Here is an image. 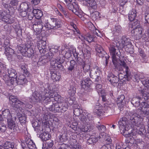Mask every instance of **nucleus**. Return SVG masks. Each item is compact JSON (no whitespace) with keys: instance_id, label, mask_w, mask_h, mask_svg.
Returning <instances> with one entry per match:
<instances>
[{"instance_id":"obj_1","label":"nucleus","mask_w":149,"mask_h":149,"mask_svg":"<svg viewBox=\"0 0 149 149\" xmlns=\"http://www.w3.org/2000/svg\"><path fill=\"white\" fill-rule=\"evenodd\" d=\"M137 114L131 112L126 113L125 117L120 118L118 122V126L120 132L124 136L127 137L131 134L132 135V128L131 124L137 126L138 128L144 126L140 121H136V119L139 118Z\"/></svg>"},{"instance_id":"obj_2","label":"nucleus","mask_w":149,"mask_h":149,"mask_svg":"<svg viewBox=\"0 0 149 149\" xmlns=\"http://www.w3.org/2000/svg\"><path fill=\"white\" fill-rule=\"evenodd\" d=\"M42 99L44 100H50L51 98H54V100L57 101L56 103H61L64 107H67V104L65 102H62L63 101V98L56 92H50L48 90H45L42 93Z\"/></svg>"},{"instance_id":"obj_3","label":"nucleus","mask_w":149,"mask_h":149,"mask_svg":"<svg viewBox=\"0 0 149 149\" xmlns=\"http://www.w3.org/2000/svg\"><path fill=\"white\" fill-rule=\"evenodd\" d=\"M10 100V103L11 106L13 107L16 111V112L18 114V113L19 112V110L20 108L22 107L26 108H31L32 106L31 105L29 107L27 106L28 103L25 102H23L17 99L14 96H11L9 97Z\"/></svg>"},{"instance_id":"obj_4","label":"nucleus","mask_w":149,"mask_h":149,"mask_svg":"<svg viewBox=\"0 0 149 149\" xmlns=\"http://www.w3.org/2000/svg\"><path fill=\"white\" fill-rule=\"evenodd\" d=\"M46 100H47L46 99ZM48 102L46 101V105H47V108L50 111L53 112L54 113L57 112H64L66 111L68 109L67 107H64L63 106L62 107V104L60 103H53L50 100H48Z\"/></svg>"},{"instance_id":"obj_5","label":"nucleus","mask_w":149,"mask_h":149,"mask_svg":"<svg viewBox=\"0 0 149 149\" xmlns=\"http://www.w3.org/2000/svg\"><path fill=\"white\" fill-rule=\"evenodd\" d=\"M20 68L21 71L24 74H21L18 77H17L15 79L16 83L18 84H23L27 82V79L26 78L25 74L28 76L29 74V73L28 72L26 67L24 65H21Z\"/></svg>"},{"instance_id":"obj_6","label":"nucleus","mask_w":149,"mask_h":149,"mask_svg":"<svg viewBox=\"0 0 149 149\" xmlns=\"http://www.w3.org/2000/svg\"><path fill=\"white\" fill-rule=\"evenodd\" d=\"M120 58L112 60V62L115 67L114 69L115 71H116V70L118 71H121L123 70V68H125V70H128V67L127 66V65L125 61L124 60H120Z\"/></svg>"},{"instance_id":"obj_7","label":"nucleus","mask_w":149,"mask_h":149,"mask_svg":"<svg viewBox=\"0 0 149 149\" xmlns=\"http://www.w3.org/2000/svg\"><path fill=\"white\" fill-rule=\"evenodd\" d=\"M61 21L56 18H51L47 23L48 29H56L60 28L62 26Z\"/></svg>"},{"instance_id":"obj_8","label":"nucleus","mask_w":149,"mask_h":149,"mask_svg":"<svg viewBox=\"0 0 149 149\" xmlns=\"http://www.w3.org/2000/svg\"><path fill=\"white\" fill-rule=\"evenodd\" d=\"M132 27L133 29L131 31L132 33H134V36H138L139 38L141 37L143 30L142 26L141 27L140 22L136 21L135 22L132 23Z\"/></svg>"},{"instance_id":"obj_9","label":"nucleus","mask_w":149,"mask_h":149,"mask_svg":"<svg viewBox=\"0 0 149 149\" xmlns=\"http://www.w3.org/2000/svg\"><path fill=\"white\" fill-rule=\"evenodd\" d=\"M141 109L137 110L136 113L137 116L139 118H142L143 117V114L149 113V104L145 102H142L141 104Z\"/></svg>"},{"instance_id":"obj_10","label":"nucleus","mask_w":149,"mask_h":149,"mask_svg":"<svg viewBox=\"0 0 149 149\" xmlns=\"http://www.w3.org/2000/svg\"><path fill=\"white\" fill-rule=\"evenodd\" d=\"M23 141L21 143L23 149H37L35 143L29 137H25V140Z\"/></svg>"},{"instance_id":"obj_11","label":"nucleus","mask_w":149,"mask_h":149,"mask_svg":"<svg viewBox=\"0 0 149 149\" xmlns=\"http://www.w3.org/2000/svg\"><path fill=\"white\" fill-rule=\"evenodd\" d=\"M95 49L97 52V55L101 58L105 57L106 59L105 63L107 65L108 63V59L110 56L108 55L102 47L100 45H97Z\"/></svg>"},{"instance_id":"obj_12","label":"nucleus","mask_w":149,"mask_h":149,"mask_svg":"<svg viewBox=\"0 0 149 149\" xmlns=\"http://www.w3.org/2000/svg\"><path fill=\"white\" fill-rule=\"evenodd\" d=\"M122 74H118V77L113 73H110L108 74L107 79L113 86H117L118 85L120 75Z\"/></svg>"},{"instance_id":"obj_13","label":"nucleus","mask_w":149,"mask_h":149,"mask_svg":"<svg viewBox=\"0 0 149 149\" xmlns=\"http://www.w3.org/2000/svg\"><path fill=\"white\" fill-rule=\"evenodd\" d=\"M118 48L115 44H111L109 47V52L110 55L111 56L112 60L118 58L117 57L120 58L119 54L117 52V49Z\"/></svg>"},{"instance_id":"obj_14","label":"nucleus","mask_w":149,"mask_h":149,"mask_svg":"<svg viewBox=\"0 0 149 149\" xmlns=\"http://www.w3.org/2000/svg\"><path fill=\"white\" fill-rule=\"evenodd\" d=\"M43 25V23L40 19L38 21L33 24V28L34 31V34L36 35L39 34L41 32L42 29V26Z\"/></svg>"},{"instance_id":"obj_15","label":"nucleus","mask_w":149,"mask_h":149,"mask_svg":"<svg viewBox=\"0 0 149 149\" xmlns=\"http://www.w3.org/2000/svg\"><path fill=\"white\" fill-rule=\"evenodd\" d=\"M16 118L15 117L8 119L7 120V127L11 130V132H14L16 130V124L15 123Z\"/></svg>"},{"instance_id":"obj_16","label":"nucleus","mask_w":149,"mask_h":149,"mask_svg":"<svg viewBox=\"0 0 149 149\" xmlns=\"http://www.w3.org/2000/svg\"><path fill=\"white\" fill-rule=\"evenodd\" d=\"M45 90H47L44 89L43 91L42 92L40 93V95L37 92L33 93L31 97L30 98L31 100H30V102H35L36 100H43L44 102L46 103L47 100L46 99L44 100L42 97V93L45 91Z\"/></svg>"},{"instance_id":"obj_17","label":"nucleus","mask_w":149,"mask_h":149,"mask_svg":"<svg viewBox=\"0 0 149 149\" xmlns=\"http://www.w3.org/2000/svg\"><path fill=\"white\" fill-rule=\"evenodd\" d=\"M62 63L57 62L56 60L54 58L51 60L50 66L52 67V69H53V70H56V68H57L61 70H63L64 69L62 64Z\"/></svg>"},{"instance_id":"obj_18","label":"nucleus","mask_w":149,"mask_h":149,"mask_svg":"<svg viewBox=\"0 0 149 149\" xmlns=\"http://www.w3.org/2000/svg\"><path fill=\"white\" fill-rule=\"evenodd\" d=\"M141 81L143 84L145 86L149 88V80L145 78H140L138 75H135L134 77V81L139 82Z\"/></svg>"},{"instance_id":"obj_19","label":"nucleus","mask_w":149,"mask_h":149,"mask_svg":"<svg viewBox=\"0 0 149 149\" xmlns=\"http://www.w3.org/2000/svg\"><path fill=\"white\" fill-rule=\"evenodd\" d=\"M92 81L89 78H87L84 81H81L80 84L81 87L86 90L89 88L92 84Z\"/></svg>"},{"instance_id":"obj_20","label":"nucleus","mask_w":149,"mask_h":149,"mask_svg":"<svg viewBox=\"0 0 149 149\" xmlns=\"http://www.w3.org/2000/svg\"><path fill=\"white\" fill-rule=\"evenodd\" d=\"M5 53L8 58V59L11 60L13 58V55L14 54V51L9 47L5 46Z\"/></svg>"},{"instance_id":"obj_21","label":"nucleus","mask_w":149,"mask_h":149,"mask_svg":"<svg viewBox=\"0 0 149 149\" xmlns=\"http://www.w3.org/2000/svg\"><path fill=\"white\" fill-rule=\"evenodd\" d=\"M69 144L72 146L71 149H75L77 148L81 149V147L79 143L77 142V140L72 138L70 139L69 141Z\"/></svg>"},{"instance_id":"obj_22","label":"nucleus","mask_w":149,"mask_h":149,"mask_svg":"<svg viewBox=\"0 0 149 149\" xmlns=\"http://www.w3.org/2000/svg\"><path fill=\"white\" fill-rule=\"evenodd\" d=\"M91 48L88 46H86L82 50V52L84 57L86 58H89L91 56Z\"/></svg>"},{"instance_id":"obj_23","label":"nucleus","mask_w":149,"mask_h":149,"mask_svg":"<svg viewBox=\"0 0 149 149\" xmlns=\"http://www.w3.org/2000/svg\"><path fill=\"white\" fill-rule=\"evenodd\" d=\"M78 63L81 65V67L85 73L87 72L88 74H90L91 72L89 71L90 67L89 65L86 64L83 61H79Z\"/></svg>"},{"instance_id":"obj_24","label":"nucleus","mask_w":149,"mask_h":149,"mask_svg":"<svg viewBox=\"0 0 149 149\" xmlns=\"http://www.w3.org/2000/svg\"><path fill=\"white\" fill-rule=\"evenodd\" d=\"M50 74H51V78L52 79L55 81L60 80L61 78V75L59 74L58 75H57L55 70L54 71L52 69H51V67H50Z\"/></svg>"},{"instance_id":"obj_25","label":"nucleus","mask_w":149,"mask_h":149,"mask_svg":"<svg viewBox=\"0 0 149 149\" xmlns=\"http://www.w3.org/2000/svg\"><path fill=\"white\" fill-rule=\"evenodd\" d=\"M70 65L67 69L69 72H74L76 69L77 64L76 62L74 60H71L70 62Z\"/></svg>"},{"instance_id":"obj_26","label":"nucleus","mask_w":149,"mask_h":149,"mask_svg":"<svg viewBox=\"0 0 149 149\" xmlns=\"http://www.w3.org/2000/svg\"><path fill=\"white\" fill-rule=\"evenodd\" d=\"M112 32L113 34L116 36H118L122 33V28L120 25L115 26L113 28Z\"/></svg>"},{"instance_id":"obj_27","label":"nucleus","mask_w":149,"mask_h":149,"mask_svg":"<svg viewBox=\"0 0 149 149\" xmlns=\"http://www.w3.org/2000/svg\"><path fill=\"white\" fill-rule=\"evenodd\" d=\"M136 12L135 10H133L130 11L129 13L128 17L129 20L132 22H133L132 23L136 22V21H138L137 19H135L136 16Z\"/></svg>"},{"instance_id":"obj_28","label":"nucleus","mask_w":149,"mask_h":149,"mask_svg":"<svg viewBox=\"0 0 149 149\" xmlns=\"http://www.w3.org/2000/svg\"><path fill=\"white\" fill-rule=\"evenodd\" d=\"M140 97H135L132 98L131 103L135 107H139L140 104L141 99Z\"/></svg>"},{"instance_id":"obj_29","label":"nucleus","mask_w":149,"mask_h":149,"mask_svg":"<svg viewBox=\"0 0 149 149\" xmlns=\"http://www.w3.org/2000/svg\"><path fill=\"white\" fill-rule=\"evenodd\" d=\"M33 13L35 17L38 20L43 15L42 11L38 9H33Z\"/></svg>"},{"instance_id":"obj_30","label":"nucleus","mask_w":149,"mask_h":149,"mask_svg":"<svg viewBox=\"0 0 149 149\" xmlns=\"http://www.w3.org/2000/svg\"><path fill=\"white\" fill-rule=\"evenodd\" d=\"M97 141V137L93 135H91L87 140V143L88 145H94Z\"/></svg>"},{"instance_id":"obj_31","label":"nucleus","mask_w":149,"mask_h":149,"mask_svg":"<svg viewBox=\"0 0 149 149\" xmlns=\"http://www.w3.org/2000/svg\"><path fill=\"white\" fill-rule=\"evenodd\" d=\"M34 55V51L32 48H27V49L24 53L23 55L25 57L29 58L33 57Z\"/></svg>"},{"instance_id":"obj_32","label":"nucleus","mask_w":149,"mask_h":149,"mask_svg":"<svg viewBox=\"0 0 149 149\" xmlns=\"http://www.w3.org/2000/svg\"><path fill=\"white\" fill-rule=\"evenodd\" d=\"M8 75L9 77L15 79L17 78V74L16 71L14 69L11 68L8 69Z\"/></svg>"},{"instance_id":"obj_33","label":"nucleus","mask_w":149,"mask_h":149,"mask_svg":"<svg viewBox=\"0 0 149 149\" xmlns=\"http://www.w3.org/2000/svg\"><path fill=\"white\" fill-rule=\"evenodd\" d=\"M88 3L90 6L93 9H96L97 8V4L95 0H82Z\"/></svg>"},{"instance_id":"obj_34","label":"nucleus","mask_w":149,"mask_h":149,"mask_svg":"<svg viewBox=\"0 0 149 149\" xmlns=\"http://www.w3.org/2000/svg\"><path fill=\"white\" fill-rule=\"evenodd\" d=\"M94 38L93 33H92L87 34L85 37H84V39L89 42L93 41Z\"/></svg>"},{"instance_id":"obj_35","label":"nucleus","mask_w":149,"mask_h":149,"mask_svg":"<svg viewBox=\"0 0 149 149\" xmlns=\"http://www.w3.org/2000/svg\"><path fill=\"white\" fill-rule=\"evenodd\" d=\"M142 98L145 100L149 102V90L147 89L141 91Z\"/></svg>"},{"instance_id":"obj_36","label":"nucleus","mask_w":149,"mask_h":149,"mask_svg":"<svg viewBox=\"0 0 149 149\" xmlns=\"http://www.w3.org/2000/svg\"><path fill=\"white\" fill-rule=\"evenodd\" d=\"M80 119L83 123H86L87 125H90L92 123V120H89L88 117L86 118V116L83 115H81Z\"/></svg>"},{"instance_id":"obj_37","label":"nucleus","mask_w":149,"mask_h":149,"mask_svg":"<svg viewBox=\"0 0 149 149\" xmlns=\"http://www.w3.org/2000/svg\"><path fill=\"white\" fill-rule=\"evenodd\" d=\"M2 114L4 118H6L7 120L13 117L11 115L9 110L8 109H5L3 111Z\"/></svg>"},{"instance_id":"obj_38","label":"nucleus","mask_w":149,"mask_h":149,"mask_svg":"<svg viewBox=\"0 0 149 149\" xmlns=\"http://www.w3.org/2000/svg\"><path fill=\"white\" fill-rule=\"evenodd\" d=\"M49 136V135L48 133L45 132L40 134L39 137L44 142V141L46 142L48 140L50 139Z\"/></svg>"},{"instance_id":"obj_39","label":"nucleus","mask_w":149,"mask_h":149,"mask_svg":"<svg viewBox=\"0 0 149 149\" xmlns=\"http://www.w3.org/2000/svg\"><path fill=\"white\" fill-rule=\"evenodd\" d=\"M91 78H92L94 81H98L100 80V75H97L93 71H91L89 74Z\"/></svg>"},{"instance_id":"obj_40","label":"nucleus","mask_w":149,"mask_h":149,"mask_svg":"<svg viewBox=\"0 0 149 149\" xmlns=\"http://www.w3.org/2000/svg\"><path fill=\"white\" fill-rule=\"evenodd\" d=\"M2 146L4 149H13L14 147V143L9 141L6 142Z\"/></svg>"},{"instance_id":"obj_41","label":"nucleus","mask_w":149,"mask_h":149,"mask_svg":"<svg viewBox=\"0 0 149 149\" xmlns=\"http://www.w3.org/2000/svg\"><path fill=\"white\" fill-rule=\"evenodd\" d=\"M26 47H25V45L24 46L23 45H21V46H17V52L18 53L19 52L22 53V55L24 54V53L25 52L26 50L27 49Z\"/></svg>"},{"instance_id":"obj_42","label":"nucleus","mask_w":149,"mask_h":149,"mask_svg":"<svg viewBox=\"0 0 149 149\" xmlns=\"http://www.w3.org/2000/svg\"><path fill=\"white\" fill-rule=\"evenodd\" d=\"M24 41L25 42V47H27V48H32V46H33V44L29 38H27L24 39Z\"/></svg>"},{"instance_id":"obj_43","label":"nucleus","mask_w":149,"mask_h":149,"mask_svg":"<svg viewBox=\"0 0 149 149\" xmlns=\"http://www.w3.org/2000/svg\"><path fill=\"white\" fill-rule=\"evenodd\" d=\"M125 72L126 74L124 75V77L123 78H121V79L124 83H126L127 81H130L131 79V76L128 73V70H125Z\"/></svg>"},{"instance_id":"obj_44","label":"nucleus","mask_w":149,"mask_h":149,"mask_svg":"<svg viewBox=\"0 0 149 149\" xmlns=\"http://www.w3.org/2000/svg\"><path fill=\"white\" fill-rule=\"evenodd\" d=\"M54 56V55L51 52H48L43 56H42L41 60L45 59L46 60H50Z\"/></svg>"},{"instance_id":"obj_45","label":"nucleus","mask_w":149,"mask_h":149,"mask_svg":"<svg viewBox=\"0 0 149 149\" xmlns=\"http://www.w3.org/2000/svg\"><path fill=\"white\" fill-rule=\"evenodd\" d=\"M73 8L72 11L77 15H78L79 11V9L78 5L76 3H73Z\"/></svg>"},{"instance_id":"obj_46","label":"nucleus","mask_w":149,"mask_h":149,"mask_svg":"<svg viewBox=\"0 0 149 149\" xmlns=\"http://www.w3.org/2000/svg\"><path fill=\"white\" fill-rule=\"evenodd\" d=\"M98 124H96V127L99 131L101 133L105 132L106 131V127L105 126L101 125L100 123L98 122Z\"/></svg>"},{"instance_id":"obj_47","label":"nucleus","mask_w":149,"mask_h":149,"mask_svg":"<svg viewBox=\"0 0 149 149\" xmlns=\"http://www.w3.org/2000/svg\"><path fill=\"white\" fill-rule=\"evenodd\" d=\"M2 116L0 114V121L2 119ZM7 127L6 125L2 122H0V131L1 132H5L6 130Z\"/></svg>"},{"instance_id":"obj_48","label":"nucleus","mask_w":149,"mask_h":149,"mask_svg":"<svg viewBox=\"0 0 149 149\" xmlns=\"http://www.w3.org/2000/svg\"><path fill=\"white\" fill-rule=\"evenodd\" d=\"M65 57L64 55L62 54H59V57L57 58L56 59H55L56 60L57 62H59L60 63H63L65 61ZM65 63H67L65 62Z\"/></svg>"},{"instance_id":"obj_49","label":"nucleus","mask_w":149,"mask_h":149,"mask_svg":"<svg viewBox=\"0 0 149 149\" xmlns=\"http://www.w3.org/2000/svg\"><path fill=\"white\" fill-rule=\"evenodd\" d=\"M99 106V104H97V105H96L95 107L96 109L94 110V112L96 113L98 116H101V114L103 112L102 110L99 108H100V107H98Z\"/></svg>"},{"instance_id":"obj_50","label":"nucleus","mask_w":149,"mask_h":149,"mask_svg":"<svg viewBox=\"0 0 149 149\" xmlns=\"http://www.w3.org/2000/svg\"><path fill=\"white\" fill-rule=\"evenodd\" d=\"M130 42V39L127 38L125 36H123L122 38V46L124 45H126L128 42Z\"/></svg>"},{"instance_id":"obj_51","label":"nucleus","mask_w":149,"mask_h":149,"mask_svg":"<svg viewBox=\"0 0 149 149\" xmlns=\"http://www.w3.org/2000/svg\"><path fill=\"white\" fill-rule=\"evenodd\" d=\"M19 8L20 10L26 11L29 9L28 5L26 2H24L20 4Z\"/></svg>"},{"instance_id":"obj_52","label":"nucleus","mask_w":149,"mask_h":149,"mask_svg":"<svg viewBox=\"0 0 149 149\" xmlns=\"http://www.w3.org/2000/svg\"><path fill=\"white\" fill-rule=\"evenodd\" d=\"M125 96L124 95H122L119 96L117 98V103L118 104L120 103L123 104L125 102Z\"/></svg>"},{"instance_id":"obj_53","label":"nucleus","mask_w":149,"mask_h":149,"mask_svg":"<svg viewBox=\"0 0 149 149\" xmlns=\"http://www.w3.org/2000/svg\"><path fill=\"white\" fill-rule=\"evenodd\" d=\"M76 88L74 86H71L68 91V93L70 95H73L76 93Z\"/></svg>"},{"instance_id":"obj_54","label":"nucleus","mask_w":149,"mask_h":149,"mask_svg":"<svg viewBox=\"0 0 149 149\" xmlns=\"http://www.w3.org/2000/svg\"><path fill=\"white\" fill-rule=\"evenodd\" d=\"M45 144L47 147L48 148H52L54 145L53 141L51 139H49L45 142Z\"/></svg>"},{"instance_id":"obj_55","label":"nucleus","mask_w":149,"mask_h":149,"mask_svg":"<svg viewBox=\"0 0 149 149\" xmlns=\"http://www.w3.org/2000/svg\"><path fill=\"white\" fill-rule=\"evenodd\" d=\"M46 42L45 41H41L37 45L38 47H40L42 49H45L46 47Z\"/></svg>"},{"instance_id":"obj_56","label":"nucleus","mask_w":149,"mask_h":149,"mask_svg":"<svg viewBox=\"0 0 149 149\" xmlns=\"http://www.w3.org/2000/svg\"><path fill=\"white\" fill-rule=\"evenodd\" d=\"M40 122L38 120H34L32 121V126L34 128L40 125Z\"/></svg>"},{"instance_id":"obj_57","label":"nucleus","mask_w":149,"mask_h":149,"mask_svg":"<svg viewBox=\"0 0 149 149\" xmlns=\"http://www.w3.org/2000/svg\"><path fill=\"white\" fill-rule=\"evenodd\" d=\"M92 71L94 72L97 75H100L101 71L100 68L98 66H96L93 68V70Z\"/></svg>"},{"instance_id":"obj_58","label":"nucleus","mask_w":149,"mask_h":149,"mask_svg":"<svg viewBox=\"0 0 149 149\" xmlns=\"http://www.w3.org/2000/svg\"><path fill=\"white\" fill-rule=\"evenodd\" d=\"M42 56L39 59V61L38 62V64L40 65H44L47 63L48 61V60H46L45 59L41 60Z\"/></svg>"},{"instance_id":"obj_59","label":"nucleus","mask_w":149,"mask_h":149,"mask_svg":"<svg viewBox=\"0 0 149 149\" xmlns=\"http://www.w3.org/2000/svg\"><path fill=\"white\" fill-rule=\"evenodd\" d=\"M79 54L77 53L76 51L74 54V56L75 57V59L77 61V62L78 63L79 61H83L82 59L78 57Z\"/></svg>"},{"instance_id":"obj_60","label":"nucleus","mask_w":149,"mask_h":149,"mask_svg":"<svg viewBox=\"0 0 149 149\" xmlns=\"http://www.w3.org/2000/svg\"><path fill=\"white\" fill-rule=\"evenodd\" d=\"M28 19L30 20H32L34 16V13L33 11H29L27 13Z\"/></svg>"},{"instance_id":"obj_61","label":"nucleus","mask_w":149,"mask_h":149,"mask_svg":"<svg viewBox=\"0 0 149 149\" xmlns=\"http://www.w3.org/2000/svg\"><path fill=\"white\" fill-rule=\"evenodd\" d=\"M75 116H79L81 113L80 109L78 108L74 109L73 112Z\"/></svg>"},{"instance_id":"obj_62","label":"nucleus","mask_w":149,"mask_h":149,"mask_svg":"<svg viewBox=\"0 0 149 149\" xmlns=\"http://www.w3.org/2000/svg\"><path fill=\"white\" fill-rule=\"evenodd\" d=\"M35 130L39 134L41 133V131L43 130V129L40 125L34 128Z\"/></svg>"},{"instance_id":"obj_63","label":"nucleus","mask_w":149,"mask_h":149,"mask_svg":"<svg viewBox=\"0 0 149 149\" xmlns=\"http://www.w3.org/2000/svg\"><path fill=\"white\" fill-rule=\"evenodd\" d=\"M99 13L97 11H95L92 13V16L94 19H98L99 17Z\"/></svg>"},{"instance_id":"obj_64","label":"nucleus","mask_w":149,"mask_h":149,"mask_svg":"<svg viewBox=\"0 0 149 149\" xmlns=\"http://www.w3.org/2000/svg\"><path fill=\"white\" fill-rule=\"evenodd\" d=\"M58 149H69V148L66 144L63 143L59 145Z\"/></svg>"}]
</instances>
